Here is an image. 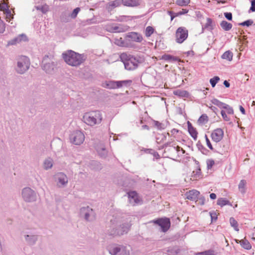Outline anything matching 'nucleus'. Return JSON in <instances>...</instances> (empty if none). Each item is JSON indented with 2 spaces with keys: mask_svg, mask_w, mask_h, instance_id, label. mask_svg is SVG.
Wrapping results in <instances>:
<instances>
[{
  "mask_svg": "<svg viewBox=\"0 0 255 255\" xmlns=\"http://www.w3.org/2000/svg\"><path fill=\"white\" fill-rule=\"evenodd\" d=\"M165 152L171 158L179 160L184 156L185 151L174 141H169L164 145Z\"/></svg>",
  "mask_w": 255,
  "mask_h": 255,
  "instance_id": "nucleus-1",
  "label": "nucleus"
},
{
  "mask_svg": "<svg viewBox=\"0 0 255 255\" xmlns=\"http://www.w3.org/2000/svg\"><path fill=\"white\" fill-rule=\"evenodd\" d=\"M62 57L65 62L72 66H79L84 61V56L72 50L63 53Z\"/></svg>",
  "mask_w": 255,
  "mask_h": 255,
  "instance_id": "nucleus-2",
  "label": "nucleus"
},
{
  "mask_svg": "<svg viewBox=\"0 0 255 255\" xmlns=\"http://www.w3.org/2000/svg\"><path fill=\"white\" fill-rule=\"evenodd\" d=\"M102 115L99 111H93L85 113L83 117L84 122L88 126H94L100 124L102 121Z\"/></svg>",
  "mask_w": 255,
  "mask_h": 255,
  "instance_id": "nucleus-3",
  "label": "nucleus"
},
{
  "mask_svg": "<svg viewBox=\"0 0 255 255\" xmlns=\"http://www.w3.org/2000/svg\"><path fill=\"white\" fill-rule=\"evenodd\" d=\"M128 47L134 46V43H141L143 38L142 35L136 32H130L126 34Z\"/></svg>",
  "mask_w": 255,
  "mask_h": 255,
  "instance_id": "nucleus-4",
  "label": "nucleus"
},
{
  "mask_svg": "<svg viewBox=\"0 0 255 255\" xmlns=\"http://www.w3.org/2000/svg\"><path fill=\"white\" fill-rule=\"evenodd\" d=\"M29 64L28 58L26 56H21L18 58L17 62V71L20 74L23 73L28 70Z\"/></svg>",
  "mask_w": 255,
  "mask_h": 255,
  "instance_id": "nucleus-5",
  "label": "nucleus"
},
{
  "mask_svg": "<svg viewBox=\"0 0 255 255\" xmlns=\"http://www.w3.org/2000/svg\"><path fill=\"white\" fill-rule=\"evenodd\" d=\"M120 59L125 64V68L128 70H132L135 69L137 65L134 64L132 60H134L131 57L130 55L127 53H122L120 56Z\"/></svg>",
  "mask_w": 255,
  "mask_h": 255,
  "instance_id": "nucleus-6",
  "label": "nucleus"
},
{
  "mask_svg": "<svg viewBox=\"0 0 255 255\" xmlns=\"http://www.w3.org/2000/svg\"><path fill=\"white\" fill-rule=\"evenodd\" d=\"M188 36V30L184 27H180L176 31L175 40L178 43H182L187 38Z\"/></svg>",
  "mask_w": 255,
  "mask_h": 255,
  "instance_id": "nucleus-7",
  "label": "nucleus"
},
{
  "mask_svg": "<svg viewBox=\"0 0 255 255\" xmlns=\"http://www.w3.org/2000/svg\"><path fill=\"white\" fill-rule=\"evenodd\" d=\"M131 82L130 80H124V81H106L105 83V87L108 89H118L124 86L127 85L128 84Z\"/></svg>",
  "mask_w": 255,
  "mask_h": 255,
  "instance_id": "nucleus-8",
  "label": "nucleus"
},
{
  "mask_svg": "<svg viewBox=\"0 0 255 255\" xmlns=\"http://www.w3.org/2000/svg\"><path fill=\"white\" fill-rule=\"evenodd\" d=\"M112 255H129V250L124 246H117L113 248L110 252Z\"/></svg>",
  "mask_w": 255,
  "mask_h": 255,
  "instance_id": "nucleus-9",
  "label": "nucleus"
},
{
  "mask_svg": "<svg viewBox=\"0 0 255 255\" xmlns=\"http://www.w3.org/2000/svg\"><path fill=\"white\" fill-rule=\"evenodd\" d=\"M71 140L76 145L82 144L85 140V135L81 131L74 132L71 136Z\"/></svg>",
  "mask_w": 255,
  "mask_h": 255,
  "instance_id": "nucleus-10",
  "label": "nucleus"
},
{
  "mask_svg": "<svg viewBox=\"0 0 255 255\" xmlns=\"http://www.w3.org/2000/svg\"><path fill=\"white\" fill-rule=\"evenodd\" d=\"M153 223L161 227L163 232H166L170 227V222L168 218H161L153 221Z\"/></svg>",
  "mask_w": 255,
  "mask_h": 255,
  "instance_id": "nucleus-11",
  "label": "nucleus"
},
{
  "mask_svg": "<svg viewBox=\"0 0 255 255\" xmlns=\"http://www.w3.org/2000/svg\"><path fill=\"white\" fill-rule=\"evenodd\" d=\"M22 194L23 198L26 201L31 202L35 200V193L29 188H24Z\"/></svg>",
  "mask_w": 255,
  "mask_h": 255,
  "instance_id": "nucleus-12",
  "label": "nucleus"
},
{
  "mask_svg": "<svg viewBox=\"0 0 255 255\" xmlns=\"http://www.w3.org/2000/svg\"><path fill=\"white\" fill-rule=\"evenodd\" d=\"M211 136L212 139L214 141L218 142L220 141L223 138L224 131L220 128L215 129L212 131L211 134Z\"/></svg>",
  "mask_w": 255,
  "mask_h": 255,
  "instance_id": "nucleus-13",
  "label": "nucleus"
},
{
  "mask_svg": "<svg viewBox=\"0 0 255 255\" xmlns=\"http://www.w3.org/2000/svg\"><path fill=\"white\" fill-rule=\"evenodd\" d=\"M200 194L199 191L193 189L185 193L186 198L193 201H196Z\"/></svg>",
  "mask_w": 255,
  "mask_h": 255,
  "instance_id": "nucleus-14",
  "label": "nucleus"
},
{
  "mask_svg": "<svg viewBox=\"0 0 255 255\" xmlns=\"http://www.w3.org/2000/svg\"><path fill=\"white\" fill-rule=\"evenodd\" d=\"M129 201L132 205H135L140 202V199L135 191H131L128 193Z\"/></svg>",
  "mask_w": 255,
  "mask_h": 255,
  "instance_id": "nucleus-15",
  "label": "nucleus"
},
{
  "mask_svg": "<svg viewBox=\"0 0 255 255\" xmlns=\"http://www.w3.org/2000/svg\"><path fill=\"white\" fill-rule=\"evenodd\" d=\"M124 0H115L109 2L107 4V8L109 10H112L114 8L123 5Z\"/></svg>",
  "mask_w": 255,
  "mask_h": 255,
  "instance_id": "nucleus-16",
  "label": "nucleus"
},
{
  "mask_svg": "<svg viewBox=\"0 0 255 255\" xmlns=\"http://www.w3.org/2000/svg\"><path fill=\"white\" fill-rule=\"evenodd\" d=\"M202 178L201 171L200 168L197 167L192 172L190 179L192 181L197 180Z\"/></svg>",
  "mask_w": 255,
  "mask_h": 255,
  "instance_id": "nucleus-17",
  "label": "nucleus"
},
{
  "mask_svg": "<svg viewBox=\"0 0 255 255\" xmlns=\"http://www.w3.org/2000/svg\"><path fill=\"white\" fill-rule=\"evenodd\" d=\"M187 124L188 130L190 135L195 140H197L198 137V132L196 129L192 126V124L189 122H188Z\"/></svg>",
  "mask_w": 255,
  "mask_h": 255,
  "instance_id": "nucleus-18",
  "label": "nucleus"
},
{
  "mask_svg": "<svg viewBox=\"0 0 255 255\" xmlns=\"http://www.w3.org/2000/svg\"><path fill=\"white\" fill-rule=\"evenodd\" d=\"M128 230V225H126L122 227H120L117 230L115 231L113 233H111V235H113V236L123 235L125 233H127Z\"/></svg>",
  "mask_w": 255,
  "mask_h": 255,
  "instance_id": "nucleus-19",
  "label": "nucleus"
},
{
  "mask_svg": "<svg viewBox=\"0 0 255 255\" xmlns=\"http://www.w3.org/2000/svg\"><path fill=\"white\" fill-rule=\"evenodd\" d=\"M57 178L58 180V185H64L68 182V178L66 175L62 173L57 174Z\"/></svg>",
  "mask_w": 255,
  "mask_h": 255,
  "instance_id": "nucleus-20",
  "label": "nucleus"
},
{
  "mask_svg": "<svg viewBox=\"0 0 255 255\" xmlns=\"http://www.w3.org/2000/svg\"><path fill=\"white\" fill-rule=\"evenodd\" d=\"M139 4V0H124L123 2V5L128 7H135Z\"/></svg>",
  "mask_w": 255,
  "mask_h": 255,
  "instance_id": "nucleus-21",
  "label": "nucleus"
},
{
  "mask_svg": "<svg viewBox=\"0 0 255 255\" xmlns=\"http://www.w3.org/2000/svg\"><path fill=\"white\" fill-rule=\"evenodd\" d=\"M115 43L116 45L119 46L128 47V45L126 35L125 36L124 39H123L122 37L116 39Z\"/></svg>",
  "mask_w": 255,
  "mask_h": 255,
  "instance_id": "nucleus-22",
  "label": "nucleus"
},
{
  "mask_svg": "<svg viewBox=\"0 0 255 255\" xmlns=\"http://www.w3.org/2000/svg\"><path fill=\"white\" fill-rule=\"evenodd\" d=\"M173 94L181 98H187L189 96V93L187 91L180 89L174 90Z\"/></svg>",
  "mask_w": 255,
  "mask_h": 255,
  "instance_id": "nucleus-23",
  "label": "nucleus"
},
{
  "mask_svg": "<svg viewBox=\"0 0 255 255\" xmlns=\"http://www.w3.org/2000/svg\"><path fill=\"white\" fill-rule=\"evenodd\" d=\"M180 133H181V132L178 129L173 128L170 130V132H167V134L169 137H172L171 139H176L177 140V136Z\"/></svg>",
  "mask_w": 255,
  "mask_h": 255,
  "instance_id": "nucleus-24",
  "label": "nucleus"
},
{
  "mask_svg": "<svg viewBox=\"0 0 255 255\" xmlns=\"http://www.w3.org/2000/svg\"><path fill=\"white\" fill-rule=\"evenodd\" d=\"M233 54L230 50L226 51L221 56V58L223 59L226 60L228 61H231L233 59Z\"/></svg>",
  "mask_w": 255,
  "mask_h": 255,
  "instance_id": "nucleus-25",
  "label": "nucleus"
},
{
  "mask_svg": "<svg viewBox=\"0 0 255 255\" xmlns=\"http://www.w3.org/2000/svg\"><path fill=\"white\" fill-rule=\"evenodd\" d=\"M239 243L241 246L246 250H249L252 248L251 244L248 240L246 239L240 240Z\"/></svg>",
  "mask_w": 255,
  "mask_h": 255,
  "instance_id": "nucleus-26",
  "label": "nucleus"
},
{
  "mask_svg": "<svg viewBox=\"0 0 255 255\" xmlns=\"http://www.w3.org/2000/svg\"><path fill=\"white\" fill-rule=\"evenodd\" d=\"M220 25L225 31H229L232 28V24L225 20L221 21Z\"/></svg>",
  "mask_w": 255,
  "mask_h": 255,
  "instance_id": "nucleus-27",
  "label": "nucleus"
},
{
  "mask_svg": "<svg viewBox=\"0 0 255 255\" xmlns=\"http://www.w3.org/2000/svg\"><path fill=\"white\" fill-rule=\"evenodd\" d=\"M247 182L245 180H241L239 184L238 188L239 191L243 194L246 192V186Z\"/></svg>",
  "mask_w": 255,
  "mask_h": 255,
  "instance_id": "nucleus-28",
  "label": "nucleus"
},
{
  "mask_svg": "<svg viewBox=\"0 0 255 255\" xmlns=\"http://www.w3.org/2000/svg\"><path fill=\"white\" fill-rule=\"evenodd\" d=\"M160 60H163L165 61H177L178 58L169 54L163 55L160 58Z\"/></svg>",
  "mask_w": 255,
  "mask_h": 255,
  "instance_id": "nucleus-29",
  "label": "nucleus"
},
{
  "mask_svg": "<svg viewBox=\"0 0 255 255\" xmlns=\"http://www.w3.org/2000/svg\"><path fill=\"white\" fill-rule=\"evenodd\" d=\"M155 29L154 28L150 26H148L146 27L144 34L146 37H150L154 32Z\"/></svg>",
  "mask_w": 255,
  "mask_h": 255,
  "instance_id": "nucleus-30",
  "label": "nucleus"
},
{
  "mask_svg": "<svg viewBox=\"0 0 255 255\" xmlns=\"http://www.w3.org/2000/svg\"><path fill=\"white\" fill-rule=\"evenodd\" d=\"M230 223L232 227H233L235 230L239 231V229L238 228V223L237 221L233 217L230 218Z\"/></svg>",
  "mask_w": 255,
  "mask_h": 255,
  "instance_id": "nucleus-31",
  "label": "nucleus"
},
{
  "mask_svg": "<svg viewBox=\"0 0 255 255\" xmlns=\"http://www.w3.org/2000/svg\"><path fill=\"white\" fill-rule=\"evenodd\" d=\"M229 203V201L224 198H219L217 201V204L221 207L228 205Z\"/></svg>",
  "mask_w": 255,
  "mask_h": 255,
  "instance_id": "nucleus-32",
  "label": "nucleus"
},
{
  "mask_svg": "<svg viewBox=\"0 0 255 255\" xmlns=\"http://www.w3.org/2000/svg\"><path fill=\"white\" fill-rule=\"evenodd\" d=\"M208 121V117L205 115H202L198 119V122L199 124H205Z\"/></svg>",
  "mask_w": 255,
  "mask_h": 255,
  "instance_id": "nucleus-33",
  "label": "nucleus"
},
{
  "mask_svg": "<svg viewBox=\"0 0 255 255\" xmlns=\"http://www.w3.org/2000/svg\"><path fill=\"white\" fill-rule=\"evenodd\" d=\"M36 9L40 10L43 13H46L49 11V7L47 4H45L41 6H37Z\"/></svg>",
  "mask_w": 255,
  "mask_h": 255,
  "instance_id": "nucleus-34",
  "label": "nucleus"
},
{
  "mask_svg": "<svg viewBox=\"0 0 255 255\" xmlns=\"http://www.w3.org/2000/svg\"><path fill=\"white\" fill-rule=\"evenodd\" d=\"M190 2V0H176V4L181 6H186Z\"/></svg>",
  "mask_w": 255,
  "mask_h": 255,
  "instance_id": "nucleus-35",
  "label": "nucleus"
},
{
  "mask_svg": "<svg viewBox=\"0 0 255 255\" xmlns=\"http://www.w3.org/2000/svg\"><path fill=\"white\" fill-rule=\"evenodd\" d=\"M0 9L1 11H2L3 13L9 10V6H8L7 3L4 0L2 3L0 4Z\"/></svg>",
  "mask_w": 255,
  "mask_h": 255,
  "instance_id": "nucleus-36",
  "label": "nucleus"
},
{
  "mask_svg": "<svg viewBox=\"0 0 255 255\" xmlns=\"http://www.w3.org/2000/svg\"><path fill=\"white\" fill-rule=\"evenodd\" d=\"M26 39H27L26 36L24 34H22V35H19L18 37L15 38L13 40V42L11 43V44H14L16 42H19L22 40H26Z\"/></svg>",
  "mask_w": 255,
  "mask_h": 255,
  "instance_id": "nucleus-37",
  "label": "nucleus"
},
{
  "mask_svg": "<svg viewBox=\"0 0 255 255\" xmlns=\"http://www.w3.org/2000/svg\"><path fill=\"white\" fill-rule=\"evenodd\" d=\"M204 28L206 29H212V20L210 18L206 19V23L204 26Z\"/></svg>",
  "mask_w": 255,
  "mask_h": 255,
  "instance_id": "nucleus-38",
  "label": "nucleus"
},
{
  "mask_svg": "<svg viewBox=\"0 0 255 255\" xmlns=\"http://www.w3.org/2000/svg\"><path fill=\"white\" fill-rule=\"evenodd\" d=\"M53 165L52 161L51 159L45 160L44 163V167L46 169L50 168Z\"/></svg>",
  "mask_w": 255,
  "mask_h": 255,
  "instance_id": "nucleus-39",
  "label": "nucleus"
},
{
  "mask_svg": "<svg viewBox=\"0 0 255 255\" xmlns=\"http://www.w3.org/2000/svg\"><path fill=\"white\" fill-rule=\"evenodd\" d=\"M196 255H215L213 250H209L203 252L198 253Z\"/></svg>",
  "mask_w": 255,
  "mask_h": 255,
  "instance_id": "nucleus-40",
  "label": "nucleus"
},
{
  "mask_svg": "<svg viewBox=\"0 0 255 255\" xmlns=\"http://www.w3.org/2000/svg\"><path fill=\"white\" fill-rule=\"evenodd\" d=\"M4 13L5 14L6 20L8 22H10L11 19H12L13 17L10 10L9 9L8 10L4 12Z\"/></svg>",
  "mask_w": 255,
  "mask_h": 255,
  "instance_id": "nucleus-41",
  "label": "nucleus"
},
{
  "mask_svg": "<svg viewBox=\"0 0 255 255\" xmlns=\"http://www.w3.org/2000/svg\"><path fill=\"white\" fill-rule=\"evenodd\" d=\"M220 80V78L218 76H215L210 80V82L213 87H214L216 84Z\"/></svg>",
  "mask_w": 255,
  "mask_h": 255,
  "instance_id": "nucleus-42",
  "label": "nucleus"
},
{
  "mask_svg": "<svg viewBox=\"0 0 255 255\" xmlns=\"http://www.w3.org/2000/svg\"><path fill=\"white\" fill-rule=\"evenodd\" d=\"M80 8L79 7H77L74 9L73 12L70 14V17L72 18H75L76 17L78 12L80 11Z\"/></svg>",
  "mask_w": 255,
  "mask_h": 255,
  "instance_id": "nucleus-43",
  "label": "nucleus"
},
{
  "mask_svg": "<svg viewBox=\"0 0 255 255\" xmlns=\"http://www.w3.org/2000/svg\"><path fill=\"white\" fill-rule=\"evenodd\" d=\"M224 108L226 110V112L228 114L232 115L234 114V110L232 108L229 107L228 105H226L224 106Z\"/></svg>",
  "mask_w": 255,
  "mask_h": 255,
  "instance_id": "nucleus-44",
  "label": "nucleus"
},
{
  "mask_svg": "<svg viewBox=\"0 0 255 255\" xmlns=\"http://www.w3.org/2000/svg\"><path fill=\"white\" fill-rule=\"evenodd\" d=\"M253 23V21L252 20H248L242 23H240V25L242 26H249Z\"/></svg>",
  "mask_w": 255,
  "mask_h": 255,
  "instance_id": "nucleus-45",
  "label": "nucleus"
},
{
  "mask_svg": "<svg viewBox=\"0 0 255 255\" xmlns=\"http://www.w3.org/2000/svg\"><path fill=\"white\" fill-rule=\"evenodd\" d=\"M148 150L149 151V152L150 153L152 154L153 156L155 159H159L160 158V155H159V154L157 152L154 151H153L152 149H148Z\"/></svg>",
  "mask_w": 255,
  "mask_h": 255,
  "instance_id": "nucleus-46",
  "label": "nucleus"
},
{
  "mask_svg": "<svg viewBox=\"0 0 255 255\" xmlns=\"http://www.w3.org/2000/svg\"><path fill=\"white\" fill-rule=\"evenodd\" d=\"M205 139H206V144H207V146H208V147L209 148H210V149L213 150V147L211 144V143L209 139L208 138L207 135H205Z\"/></svg>",
  "mask_w": 255,
  "mask_h": 255,
  "instance_id": "nucleus-47",
  "label": "nucleus"
},
{
  "mask_svg": "<svg viewBox=\"0 0 255 255\" xmlns=\"http://www.w3.org/2000/svg\"><path fill=\"white\" fill-rule=\"evenodd\" d=\"M188 11L189 10L187 9H182L181 11H180L177 13H175V16H179L181 15L186 14V13H188Z\"/></svg>",
  "mask_w": 255,
  "mask_h": 255,
  "instance_id": "nucleus-48",
  "label": "nucleus"
},
{
  "mask_svg": "<svg viewBox=\"0 0 255 255\" xmlns=\"http://www.w3.org/2000/svg\"><path fill=\"white\" fill-rule=\"evenodd\" d=\"M212 103L214 105H216V106H217L218 107H221V106H222L223 105H224V103H223L222 102L219 101V100H218L217 99H214Z\"/></svg>",
  "mask_w": 255,
  "mask_h": 255,
  "instance_id": "nucleus-49",
  "label": "nucleus"
},
{
  "mask_svg": "<svg viewBox=\"0 0 255 255\" xmlns=\"http://www.w3.org/2000/svg\"><path fill=\"white\" fill-rule=\"evenodd\" d=\"M225 17L229 20L232 19V14L231 12H225L224 13Z\"/></svg>",
  "mask_w": 255,
  "mask_h": 255,
  "instance_id": "nucleus-50",
  "label": "nucleus"
},
{
  "mask_svg": "<svg viewBox=\"0 0 255 255\" xmlns=\"http://www.w3.org/2000/svg\"><path fill=\"white\" fill-rule=\"evenodd\" d=\"M210 216L212 221H216L217 220V215L215 212L210 213Z\"/></svg>",
  "mask_w": 255,
  "mask_h": 255,
  "instance_id": "nucleus-51",
  "label": "nucleus"
},
{
  "mask_svg": "<svg viewBox=\"0 0 255 255\" xmlns=\"http://www.w3.org/2000/svg\"><path fill=\"white\" fill-rule=\"evenodd\" d=\"M250 10L252 11H255V0H252Z\"/></svg>",
  "mask_w": 255,
  "mask_h": 255,
  "instance_id": "nucleus-52",
  "label": "nucleus"
},
{
  "mask_svg": "<svg viewBox=\"0 0 255 255\" xmlns=\"http://www.w3.org/2000/svg\"><path fill=\"white\" fill-rule=\"evenodd\" d=\"M221 115L223 118V119L226 121H229V119L226 115V112L224 111H221Z\"/></svg>",
  "mask_w": 255,
  "mask_h": 255,
  "instance_id": "nucleus-53",
  "label": "nucleus"
},
{
  "mask_svg": "<svg viewBox=\"0 0 255 255\" xmlns=\"http://www.w3.org/2000/svg\"><path fill=\"white\" fill-rule=\"evenodd\" d=\"M168 13L171 16V20H172L175 17L177 16H175V13H173L171 11H169Z\"/></svg>",
  "mask_w": 255,
  "mask_h": 255,
  "instance_id": "nucleus-54",
  "label": "nucleus"
},
{
  "mask_svg": "<svg viewBox=\"0 0 255 255\" xmlns=\"http://www.w3.org/2000/svg\"><path fill=\"white\" fill-rule=\"evenodd\" d=\"M155 126L159 129H161L163 128L162 127V124L157 121L155 122Z\"/></svg>",
  "mask_w": 255,
  "mask_h": 255,
  "instance_id": "nucleus-55",
  "label": "nucleus"
},
{
  "mask_svg": "<svg viewBox=\"0 0 255 255\" xmlns=\"http://www.w3.org/2000/svg\"><path fill=\"white\" fill-rule=\"evenodd\" d=\"M239 108H240V110L241 111L242 113L243 114L245 115L246 113L245 109L242 106H240Z\"/></svg>",
  "mask_w": 255,
  "mask_h": 255,
  "instance_id": "nucleus-56",
  "label": "nucleus"
},
{
  "mask_svg": "<svg viewBox=\"0 0 255 255\" xmlns=\"http://www.w3.org/2000/svg\"><path fill=\"white\" fill-rule=\"evenodd\" d=\"M224 85L227 88H229L230 87V83L227 81H226V80L224 81Z\"/></svg>",
  "mask_w": 255,
  "mask_h": 255,
  "instance_id": "nucleus-57",
  "label": "nucleus"
},
{
  "mask_svg": "<svg viewBox=\"0 0 255 255\" xmlns=\"http://www.w3.org/2000/svg\"><path fill=\"white\" fill-rule=\"evenodd\" d=\"M210 197L211 199H215L216 198V195L215 193H211L210 195Z\"/></svg>",
  "mask_w": 255,
  "mask_h": 255,
  "instance_id": "nucleus-58",
  "label": "nucleus"
},
{
  "mask_svg": "<svg viewBox=\"0 0 255 255\" xmlns=\"http://www.w3.org/2000/svg\"><path fill=\"white\" fill-rule=\"evenodd\" d=\"M101 149V150H102L103 151V155H105L107 153V151H106L105 148H102Z\"/></svg>",
  "mask_w": 255,
  "mask_h": 255,
  "instance_id": "nucleus-59",
  "label": "nucleus"
},
{
  "mask_svg": "<svg viewBox=\"0 0 255 255\" xmlns=\"http://www.w3.org/2000/svg\"><path fill=\"white\" fill-rule=\"evenodd\" d=\"M85 218H86V219L87 220L88 219V215L87 214H86L85 215Z\"/></svg>",
  "mask_w": 255,
  "mask_h": 255,
  "instance_id": "nucleus-60",
  "label": "nucleus"
},
{
  "mask_svg": "<svg viewBox=\"0 0 255 255\" xmlns=\"http://www.w3.org/2000/svg\"><path fill=\"white\" fill-rule=\"evenodd\" d=\"M43 68H44V69L46 71H47V69H46V65H44L43 66Z\"/></svg>",
  "mask_w": 255,
  "mask_h": 255,
  "instance_id": "nucleus-61",
  "label": "nucleus"
},
{
  "mask_svg": "<svg viewBox=\"0 0 255 255\" xmlns=\"http://www.w3.org/2000/svg\"><path fill=\"white\" fill-rule=\"evenodd\" d=\"M98 152L99 153V154H101V153H100V149H98Z\"/></svg>",
  "mask_w": 255,
  "mask_h": 255,
  "instance_id": "nucleus-62",
  "label": "nucleus"
},
{
  "mask_svg": "<svg viewBox=\"0 0 255 255\" xmlns=\"http://www.w3.org/2000/svg\"><path fill=\"white\" fill-rule=\"evenodd\" d=\"M212 163H214V161H212V162H211V164H212Z\"/></svg>",
  "mask_w": 255,
  "mask_h": 255,
  "instance_id": "nucleus-63",
  "label": "nucleus"
},
{
  "mask_svg": "<svg viewBox=\"0 0 255 255\" xmlns=\"http://www.w3.org/2000/svg\"><path fill=\"white\" fill-rule=\"evenodd\" d=\"M212 163H214V161H212V162H211V164H212Z\"/></svg>",
  "mask_w": 255,
  "mask_h": 255,
  "instance_id": "nucleus-64",
  "label": "nucleus"
}]
</instances>
